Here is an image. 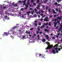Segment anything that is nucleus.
<instances>
[{
    "label": "nucleus",
    "mask_w": 62,
    "mask_h": 62,
    "mask_svg": "<svg viewBox=\"0 0 62 62\" xmlns=\"http://www.w3.org/2000/svg\"><path fill=\"white\" fill-rule=\"evenodd\" d=\"M52 53L54 54H55L56 53V52L55 51V50L54 49H53L52 50Z\"/></svg>",
    "instance_id": "423d86ee"
},
{
    "label": "nucleus",
    "mask_w": 62,
    "mask_h": 62,
    "mask_svg": "<svg viewBox=\"0 0 62 62\" xmlns=\"http://www.w3.org/2000/svg\"><path fill=\"white\" fill-rule=\"evenodd\" d=\"M38 16L39 17V18H40V15H38Z\"/></svg>",
    "instance_id": "864d4df0"
},
{
    "label": "nucleus",
    "mask_w": 62,
    "mask_h": 62,
    "mask_svg": "<svg viewBox=\"0 0 62 62\" xmlns=\"http://www.w3.org/2000/svg\"><path fill=\"white\" fill-rule=\"evenodd\" d=\"M49 30H47V29H45V32H47V33H49Z\"/></svg>",
    "instance_id": "0eeeda50"
},
{
    "label": "nucleus",
    "mask_w": 62,
    "mask_h": 62,
    "mask_svg": "<svg viewBox=\"0 0 62 62\" xmlns=\"http://www.w3.org/2000/svg\"><path fill=\"white\" fill-rule=\"evenodd\" d=\"M38 22V21H34V23H37Z\"/></svg>",
    "instance_id": "37998d69"
},
{
    "label": "nucleus",
    "mask_w": 62,
    "mask_h": 62,
    "mask_svg": "<svg viewBox=\"0 0 62 62\" xmlns=\"http://www.w3.org/2000/svg\"><path fill=\"white\" fill-rule=\"evenodd\" d=\"M39 37H40L39 35H37V37H38V38Z\"/></svg>",
    "instance_id": "e2e57ef3"
},
{
    "label": "nucleus",
    "mask_w": 62,
    "mask_h": 62,
    "mask_svg": "<svg viewBox=\"0 0 62 62\" xmlns=\"http://www.w3.org/2000/svg\"><path fill=\"white\" fill-rule=\"evenodd\" d=\"M57 2H60L61 1V0H57Z\"/></svg>",
    "instance_id": "5701e85b"
},
{
    "label": "nucleus",
    "mask_w": 62,
    "mask_h": 62,
    "mask_svg": "<svg viewBox=\"0 0 62 62\" xmlns=\"http://www.w3.org/2000/svg\"><path fill=\"white\" fill-rule=\"evenodd\" d=\"M57 23H60V21L59 20L57 21Z\"/></svg>",
    "instance_id": "cd10ccee"
},
{
    "label": "nucleus",
    "mask_w": 62,
    "mask_h": 62,
    "mask_svg": "<svg viewBox=\"0 0 62 62\" xmlns=\"http://www.w3.org/2000/svg\"><path fill=\"white\" fill-rule=\"evenodd\" d=\"M25 7L26 8H28V5H25Z\"/></svg>",
    "instance_id": "aec40b11"
},
{
    "label": "nucleus",
    "mask_w": 62,
    "mask_h": 62,
    "mask_svg": "<svg viewBox=\"0 0 62 62\" xmlns=\"http://www.w3.org/2000/svg\"><path fill=\"white\" fill-rule=\"evenodd\" d=\"M27 14L28 16H29V14L30 13V11H29L27 12Z\"/></svg>",
    "instance_id": "6e6552de"
},
{
    "label": "nucleus",
    "mask_w": 62,
    "mask_h": 62,
    "mask_svg": "<svg viewBox=\"0 0 62 62\" xmlns=\"http://www.w3.org/2000/svg\"><path fill=\"white\" fill-rule=\"evenodd\" d=\"M48 25L49 26H51V22H49V24H48Z\"/></svg>",
    "instance_id": "f3484780"
},
{
    "label": "nucleus",
    "mask_w": 62,
    "mask_h": 62,
    "mask_svg": "<svg viewBox=\"0 0 62 62\" xmlns=\"http://www.w3.org/2000/svg\"><path fill=\"white\" fill-rule=\"evenodd\" d=\"M44 25H47L48 24V23H46V24L45 23H44Z\"/></svg>",
    "instance_id": "4468645a"
},
{
    "label": "nucleus",
    "mask_w": 62,
    "mask_h": 62,
    "mask_svg": "<svg viewBox=\"0 0 62 62\" xmlns=\"http://www.w3.org/2000/svg\"><path fill=\"white\" fill-rule=\"evenodd\" d=\"M59 13H61V10H59Z\"/></svg>",
    "instance_id": "72a5a7b5"
},
{
    "label": "nucleus",
    "mask_w": 62,
    "mask_h": 62,
    "mask_svg": "<svg viewBox=\"0 0 62 62\" xmlns=\"http://www.w3.org/2000/svg\"><path fill=\"white\" fill-rule=\"evenodd\" d=\"M31 13L33 15V11H31Z\"/></svg>",
    "instance_id": "3c124183"
},
{
    "label": "nucleus",
    "mask_w": 62,
    "mask_h": 62,
    "mask_svg": "<svg viewBox=\"0 0 62 62\" xmlns=\"http://www.w3.org/2000/svg\"><path fill=\"white\" fill-rule=\"evenodd\" d=\"M27 5H28V6L29 5V4H30V3H29V2H27Z\"/></svg>",
    "instance_id": "c9c22d12"
},
{
    "label": "nucleus",
    "mask_w": 62,
    "mask_h": 62,
    "mask_svg": "<svg viewBox=\"0 0 62 62\" xmlns=\"http://www.w3.org/2000/svg\"><path fill=\"white\" fill-rule=\"evenodd\" d=\"M34 10L35 11L36 13H41V12H40V11L38 12V10L36 8H34Z\"/></svg>",
    "instance_id": "f03ea898"
},
{
    "label": "nucleus",
    "mask_w": 62,
    "mask_h": 62,
    "mask_svg": "<svg viewBox=\"0 0 62 62\" xmlns=\"http://www.w3.org/2000/svg\"><path fill=\"white\" fill-rule=\"evenodd\" d=\"M45 1H44V3H46L47 2V1H48V0H45Z\"/></svg>",
    "instance_id": "6ab92c4d"
},
{
    "label": "nucleus",
    "mask_w": 62,
    "mask_h": 62,
    "mask_svg": "<svg viewBox=\"0 0 62 62\" xmlns=\"http://www.w3.org/2000/svg\"><path fill=\"white\" fill-rule=\"evenodd\" d=\"M37 3H39V0H37Z\"/></svg>",
    "instance_id": "052dcab7"
},
{
    "label": "nucleus",
    "mask_w": 62,
    "mask_h": 62,
    "mask_svg": "<svg viewBox=\"0 0 62 62\" xmlns=\"http://www.w3.org/2000/svg\"><path fill=\"white\" fill-rule=\"evenodd\" d=\"M54 25H57V23L56 22H54Z\"/></svg>",
    "instance_id": "dca6fc26"
},
{
    "label": "nucleus",
    "mask_w": 62,
    "mask_h": 62,
    "mask_svg": "<svg viewBox=\"0 0 62 62\" xmlns=\"http://www.w3.org/2000/svg\"><path fill=\"white\" fill-rule=\"evenodd\" d=\"M31 3H33L34 2V0H31Z\"/></svg>",
    "instance_id": "7c9ffc66"
},
{
    "label": "nucleus",
    "mask_w": 62,
    "mask_h": 62,
    "mask_svg": "<svg viewBox=\"0 0 62 62\" xmlns=\"http://www.w3.org/2000/svg\"><path fill=\"white\" fill-rule=\"evenodd\" d=\"M6 8V6H4L3 7V9H5Z\"/></svg>",
    "instance_id": "4c0bfd02"
},
{
    "label": "nucleus",
    "mask_w": 62,
    "mask_h": 62,
    "mask_svg": "<svg viewBox=\"0 0 62 62\" xmlns=\"http://www.w3.org/2000/svg\"><path fill=\"white\" fill-rule=\"evenodd\" d=\"M40 11L42 13H43V12H44V11L43 10H41Z\"/></svg>",
    "instance_id": "f704fd0d"
},
{
    "label": "nucleus",
    "mask_w": 62,
    "mask_h": 62,
    "mask_svg": "<svg viewBox=\"0 0 62 62\" xmlns=\"http://www.w3.org/2000/svg\"><path fill=\"white\" fill-rule=\"evenodd\" d=\"M15 32H13V33H12V34L13 35H14V36L15 35V34H15Z\"/></svg>",
    "instance_id": "c85d7f7f"
},
{
    "label": "nucleus",
    "mask_w": 62,
    "mask_h": 62,
    "mask_svg": "<svg viewBox=\"0 0 62 62\" xmlns=\"http://www.w3.org/2000/svg\"><path fill=\"white\" fill-rule=\"evenodd\" d=\"M52 39H55V37H53L52 38Z\"/></svg>",
    "instance_id": "c03bdc74"
},
{
    "label": "nucleus",
    "mask_w": 62,
    "mask_h": 62,
    "mask_svg": "<svg viewBox=\"0 0 62 62\" xmlns=\"http://www.w3.org/2000/svg\"><path fill=\"white\" fill-rule=\"evenodd\" d=\"M17 6H18V4H17V3H16L14 5V6L15 7H17Z\"/></svg>",
    "instance_id": "2eb2a0df"
},
{
    "label": "nucleus",
    "mask_w": 62,
    "mask_h": 62,
    "mask_svg": "<svg viewBox=\"0 0 62 62\" xmlns=\"http://www.w3.org/2000/svg\"><path fill=\"white\" fill-rule=\"evenodd\" d=\"M18 32H21V30H20L19 31H18Z\"/></svg>",
    "instance_id": "774afa93"
},
{
    "label": "nucleus",
    "mask_w": 62,
    "mask_h": 62,
    "mask_svg": "<svg viewBox=\"0 0 62 62\" xmlns=\"http://www.w3.org/2000/svg\"><path fill=\"white\" fill-rule=\"evenodd\" d=\"M37 9H39V8L38 7H37Z\"/></svg>",
    "instance_id": "0e129e2a"
},
{
    "label": "nucleus",
    "mask_w": 62,
    "mask_h": 62,
    "mask_svg": "<svg viewBox=\"0 0 62 62\" xmlns=\"http://www.w3.org/2000/svg\"><path fill=\"white\" fill-rule=\"evenodd\" d=\"M58 47H56L55 48V50H57V49H58Z\"/></svg>",
    "instance_id": "a878e982"
},
{
    "label": "nucleus",
    "mask_w": 62,
    "mask_h": 62,
    "mask_svg": "<svg viewBox=\"0 0 62 62\" xmlns=\"http://www.w3.org/2000/svg\"><path fill=\"white\" fill-rule=\"evenodd\" d=\"M32 9H33V8H29V10H32Z\"/></svg>",
    "instance_id": "58836bf2"
},
{
    "label": "nucleus",
    "mask_w": 62,
    "mask_h": 62,
    "mask_svg": "<svg viewBox=\"0 0 62 62\" xmlns=\"http://www.w3.org/2000/svg\"><path fill=\"white\" fill-rule=\"evenodd\" d=\"M52 17H53V16H52V15H50V18H52Z\"/></svg>",
    "instance_id": "8fccbe9b"
},
{
    "label": "nucleus",
    "mask_w": 62,
    "mask_h": 62,
    "mask_svg": "<svg viewBox=\"0 0 62 62\" xmlns=\"http://www.w3.org/2000/svg\"><path fill=\"white\" fill-rule=\"evenodd\" d=\"M46 41V40H45V39H43L42 40V42H45Z\"/></svg>",
    "instance_id": "9b49d317"
},
{
    "label": "nucleus",
    "mask_w": 62,
    "mask_h": 62,
    "mask_svg": "<svg viewBox=\"0 0 62 62\" xmlns=\"http://www.w3.org/2000/svg\"><path fill=\"white\" fill-rule=\"evenodd\" d=\"M48 8L47 7H46V10H48Z\"/></svg>",
    "instance_id": "bf43d9fd"
},
{
    "label": "nucleus",
    "mask_w": 62,
    "mask_h": 62,
    "mask_svg": "<svg viewBox=\"0 0 62 62\" xmlns=\"http://www.w3.org/2000/svg\"><path fill=\"white\" fill-rule=\"evenodd\" d=\"M56 52L57 53H58V50H56Z\"/></svg>",
    "instance_id": "6e6d98bb"
},
{
    "label": "nucleus",
    "mask_w": 62,
    "mask_h": 62,
    "mask_svg": "<svg viewBox=\"0 0 62 62\" xmlns=\"http://www.w3.org/2000/svg\"><path fill=\"white\" fill-rule=\"evenodd\" d=\"M35 26H37V23H35Z\"/></svg>",
    "instance_id": "338daca9"
},
{
    "label": "nucleus",
    "mask_w": 62,
    "mask_h": 62,
    "mask_svg": "<svg viewBox=\"0 0 62 62\" xmlns=\"http://www.w3.org/2000/svg\"><path fill=\"white\" fill-rule=\"evenodd\" d=\"M55 9V11H58V9L57 8H56Z\"/></svg>",
    "instance_id": "2f4dec72"
},
{
    "label": "nucleus",
    "mask_w": 62,
    "mask_h": 62,
    "mask_svg": "<svg viewBox=\"0 0 62 62\" xmlns=\"http://www.w3.org/2000/svg\"><path fill=\"white\" fill-rule=\"evenodd\" d=\"M33 4L34 5V6H35L36 5V3H33Z\"/></svg>",
    "instance_id": "4d7b16f0"
},
{
    "label": "nucleus",
    "mask_w": 62,
    "mask_h": 62,
    "mask_svg": "<svg viewBox=\"0 0 62 62\" xmlns=\"http://www.w3.org/2000/svg\"><path fill=\"white\" fill-rule=\"evenodd\" d=\"M15 28H16V26L14 27H13V29L14 30H15Z\"/></svg>",
    "instance_id": "a211bd4d"
},
{
    "label": "nucleus",
    "mask_w": 62,
    "mask_h": 62,
    "mask_svg": "<svg viewBox=\"0 0 62 62\" xmlns=\"http://www.w3.org/2000/svg\"><path fill=\"white\" fill-rule=\"evenodd\" d=\"M53 13H54V14H55L56 13L55 12V10L54 9H53Z\"/></svg>",
    "instance_id": "ddd939ff"
},
{
    "label": "nucleus",
    "mask_w": 62,
    "mask_h": 62,
    "mask_svg": "<svg viewBox=\"0 0 62 62\" xmlns=\"http://www.w3.org/2000/svg\"><path fill=\"white\" fill-rule=\"evenodd\" d=\"M58 30L59 31H61V29H58Z\"/></svg>",
    "instance_id": "69168bd1"
},
{
    "label": "nucleus",
    "mask_w": 62,
    "mask_h": 62,
    "mask_svg": "<svg viewBox=\"0 0 62 62\" xmlns=\"http://www.w3.org/2000/svg\"><path fill=\"white\" fill-rule=\"evenodd\" d=\"M38 25H41V23H39V24Z\"/></svg>",
    "instance_id": "a18cd8bd"
},
{
    "label": "nucleus",
    "mask_w": 62,
    "mask_h": 62,
    "mask_svg": "<svg viewBox=\"0 0 62 62\" xmlns=\"http://www.w3.org/2000/svg\"><path fill=\"white\" fill-rule=\"evenodd\" d=\"M30 30H33V28H31L30 29Z\"/></svg>",
    "instance_id": "a19ab883"
},
{
    "label": "nucleus",
    "mask_w": 62,
    "mask_h": 62,
    "mask_svg": "<svg viewBox=\"0 0 62 62\" xmlns=\"http://www.w3.org/2000/svg\"><path fill=\"white\" fill-rule=\"evenodd\" d=\"M58 50L59 51H61V48H58Z\"/></svg>",
    "instance_id": "473e14b6"
},
{
    "label": "nucleus",
    "mask_w": 62,
    "mask_h": 62,
    "mask_svg": "<svg viewBox=\"0 0 62 62\" xmlns=\"http://www.w3.org/2000/svg\"><path fill=\"white\" fill-rule=\"evenodd\" d=\"M4 18L5 19H7V20H9L10 18H8L7 16H5L4 17Z\"/></svg>",
    "instance_id": "20e7f679"
},
{
    "label": "nucleus",
    "mask_w": 62,
    "mask_h": 62,
    "mask_svg": "<svg viewBox=\"0 0 62 62\" xmlns=\"http://www.w3.org/2000/svg\"><path fill=\"white\" fill-rule=\"evenodd\" d=\"M58 27V26H57L56 27V29H57Z\"/></svg>",
    "instance_id": "603ef678"
},
{
    "label": "nucleus",
    "mask_w": 62,
    "mask_h": 62,
    "mask_svg": "<svg viewBox=\"0 0 62 62\" xmlns=\"http://www.w3.org/2000/svg\"><path fill=\"white\" fill-rule=\"evenodd\" d=\"M26 34H30V32H28L27 31H26Z\"/></svg>",
    "instance_id": "1a4fd4ad"
},
{
    "label": "nucleus",
    "mask_w": 62,
    "mask_h": 62,
    "mask_svg": "<svg viewBox=\"0 0 62 62\" xmlns=\"http://www.w3.org/2000/svg\"><path fill=\"white\" fill-rule=\"evenodd\" d=\"M40 38L39 37H38V40H40Z\"/></svg>",
    "instance_id": "09e8293b"
},
{
    "label": "nucleus",
    "mask_w": 62,
    "mask_h": 62,
    "mask_svg": "<svg viewBox=\"0 0 62 62\" xmlns=\"http://www.w3.org/2000/svg\"><path fill=\"white\" fill-rule=\"evenodd\" d=\"M50 43L48 42L47 44V45H48V47L46 48V49H47L48 50L49 49V48L50 49V48H52V46L51 45H50Z\"/></svg>",
    "instance_id": "f257e3e1"
},
{
    "label": "nucleus",
    "mask_w": 62,
    "mask_h": 62,
    "mask_svg": "<svg viewBox=\"0 0 62 62\" xmlns=\"http://www.w3.org/2000/svg\"><path fill=\"white\" fill-rule=\"evenodd\" d=\"M42 32L41 31H40L39 32V34H42Z\"/></svg>",
    "instance_id": "de8ad7c7"
},
{
    "label": "nucleus",
    "mask_w": 62,
    "mask_h": 62,
    "mask_svg": "<svg viewBox=\"0 0 62 62\" xmlns=\"http://www.w3.org/2000/svg\"><path fill=\"white\" fill-rule=\"evenodd\" d=\"M54 4L55 5H57V4H58V3H57V2H56L54 3Z\"/></svg>",
    "instance_id": "c756f323"
},
{
    "label": "nucleus",
    "mask_w": 62,
    "mask_h": 62,
    "mask_svg": "<svg viewBox=\"0 0 62 62\" xmlns=\"http://www.w3.org/2000/svg\"><path fill=\"white\" fill-rule=\"evenodd\" d=\"M8 33L6 32H4V34H3L2 35L3 36H8Z\"/></svg>",
    "instance_id": "7ed1b4c3"
},
{
    "label": "nucleus",
    "mask_w": 62,
    "mask_h": 62,
    "mask_svg": "<svg viewBox=\"0 0 62 62\" xmlns=\"http://www.w3.org/2000/svg\"><path fill=\"white\" fill-rule=\"evenodd\" d=\"M57 20L56 19V18H55V19H54L53 20V21L54 22H56V21H57Z\"/></svg>",
    "instance_id": "f8f14e48"
},
{
    "label": "nucleus",
    "mask_w": 62,
    "mask_h": 62,
    "mask_svg": "<svg viewBox=\"0 0 62 62\" xmlns=\"http://www.w3.org/2000/svg\"><path fill=\"white\" fill-rule=\"evenodd\" d=\"M45 37L46 38V39H49V36L48 35H46L45 36Z\"/></svg>",
    "instance_id": "39448f33"
},
{
    "label": "nucleus",
    "mask_w": 62,
    "mask_h": 62,
    "mask_svg": "<svg viewBox=\"0 0 62 62\" xmlns=\"http://www.w3.org/2000/svg\"><path fill=\"white\" fill-rule=\"evenodd\" d=\"M61 28H62V27H60L59 29H61V30H62V29Z\"/></svg>",
    "instance_id": "e433bc0d"
},
{
    "label": "nucleus",
    "mask_w": 62,
    "mask_h": 62,
    "mask_svg": "<svg viewBox=\"0 0 62 62\" xmlns=\"http://www.w3.org/2000/svg\"><path fill=\"white\" fill-rule=\"evenodd\" d=\"M40 21H43V19H42V18H41L40 19Z\"/></svg>",
    "instance_id": "13d9d810"
},
{
    "label": "nucleus",
    "mask_w": 62,
    "mask_h": 62,
    "mask_svg": "<svg viewBox=\"0 0 62 62\" xmlns=\"http://www.w3.org/2000/svg\"><path fill=\"white\" fill-rule=\"evenodd\" d=\"M37 29L38 30V31H40V29H39V28H38Z\"/></svg>",
    "instance_id": "b1692460"
},
{
    "label": "nucleus",
    "mask_w": 62,
    "mask_h": 62,
    "mask_svg": "<svg viewBox=\"0 0 62 62\" xmlns=\"http://www.w3.org/2000/svg\"><path fill=\"white\" fill-rule=\"evenodd\" d=\"M22 38H23V39H25V36H22Z\"/></svg>",
    "instance_id": "393cba45"
},
{
    "label": "nucleus",
    "mask_w": 62,
    "mask_h": 62,
    "mask_svg": "<svg viewBox=\"0 0 62 62\" xmlns=\"http://www.w3.org/2000/svg\"><path fill=\"white\" fill-rule=\"evenodd\" d=\"M48 12H49V13H50V12H51V11H50V9H49L48 10Z\"/></svg>",
    "instance_id": "79ce46f5"
},
{
    "label": "nucleus",
    "mask_w": 62,
    "mask_h": 62,
    "mask_svg": "<svg viewBox=\"0 0 62 62\" xmlns=\"http://www.w3.org/2000/svg\"><path fill=\"white\" fill-rule=\"evenodd\" d=\"M37 16V15H36V14H35L34 15H33V16L34 17H36V16Z\"/></svg>",
    "instance_id": "4be33fe9"
},
{
    "label": "nucleus",
    "mask_w": 62,
    "mask_h": 62,
    "mask_svg": "<svg viewBox=\"0 0 62 62\" xmlns=\"http://www.w3.org/2000/svg\"><path fill=\"white\" fill-rule=\"evenodd\" d=\"M19 3H21L22 2V1L21 0H19L18 1Z\"/></svg>",
    "instance_id": "ea45409f"
},
{
    "label": "nucleus",
    "mask_w": 62,
    "mask_h": 62,
    "mask_svg": "<svg viewBox=\"0 0 62 62\" xmlns=\"http://www.w3.org/2000/svg\"><path fill=\"white\" fill-rule=\"evenodd\" d=\"M59 18V20H61V19H62V16H61L60 17H58V18Z\"/></svg>",
    "instance_id": "9d476101"
},
{
    "label": "nucleus",
    "mask_w": 62,
    "mask_h": 62,
    "mask_svg": "<svg viewBox=\"0 0 62 62\" xmlns=\"http://www.w3.org/2000/svg\"><path fill=\"white\" fill-rule=\"evenodd\" d=\"M59 34H60V33H57V35L58 36H59Z\"/></svg>",
    "instance_id": "49530a36"
},
{
    "label": "nucleus",
    "mask_w": 62,
    "mask_h": 62,
    "mask_svg": "<svg viewBox=\"0 0 62 62\" xmlns=\"http://www.w3.org/2000/svg\"><path fill=\"white\" fill-rule=\"evenodd\" d=\"M42 26L44 28V27H45V26H44V25H42Z\"/></svg>",
    "instance_id": "680f3d73"
},
{
    "label": "nucleus",
    "mask_w": 62,
    "mask_h": 62,
    "mask_svg": "<svg viewBox=\"0 0 62 62\" xmlns=\"http://www.w3.org/2000/svg\"><path fill=\"white\" fill-rule=\"evenodd\" d=\"M45 21L46 22H48V19H45Z\"/></svg>",
    "instance_id": "bb28decb"
},
{
    "label": "nucleus",
    "mask_w": 62,
    "mask_h": 62,
    "mask_svg": "<svg viewBox=\"0 0 62 62\" xmlns=\"http://www.w3.org/2000/svg\"><path fill=\"white\" fill-rule=\"evenodd\" d=\"M39 31H37L36 32V33L37 34H39Z\"/></svg>",
    "instance_id": "5fc2aeb1"
},
{
    "label": "nucleus",
    "mask_w": 62,
    "mask_h": 62,
    "mask_svg": "<svg viewBox=\"0 0 62 62\" xmlns=\"http://www.w3.org/2000/svg\"><path fill=\"white\" fill-rule=\"evenodd\" d=\"M20 10H21V11H23V8H21L20 9Z\"/></svg>",
    "instance_id": "412c9836"
}]
</instances>
